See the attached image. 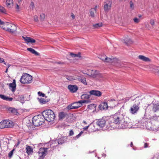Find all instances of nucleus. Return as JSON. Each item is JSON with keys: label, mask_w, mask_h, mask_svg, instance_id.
I'll list each match as a JSON object with an SVG mask.
<instances>
[{"label": "nucleus", "mask_w": 159, "mask_h": 159, "mask_svg": "<svg viewBox=\"0 0 159 159\" xmlns=\"http://www.w3.org/2000/svg\"><path fill=\"white\" fill-rule=\"evenodd\" d=\"M2 28L11 33L14 32L16 30L17 28L15 25L7 22H5Z\"/></svg>", "instance_id": "nucleus-4"}, {"label": "nucleus", "mask_w": 159, "mask_h": 159, "mask_svg": "<svg viewBox=\"0 0 159 159\" xmlns=\"http://www.w3.org/2000/svg\"><path fill=\"white\" fill-rule=\"evenodd\" d=\"M150 107L152 108V110L154 112L159 111V103L150 104L147 107L146 110L149 109Z\"/></svg>", "instance_id": "nucleus-11"}, {"label": "nucleus", "mask_w": 159, "mask_h": 159, "mask_svg": "<svg viewBox=\"0 0 159 159\" xmlns=\"http://www.w3.org/2000/svg\"><path fill=\"white\" fill-rule=\"evenodd\" d=\"M20 142L19 141H18L17 143V145H15V146H16V147L17 146L20 144Z\"/></svg>", "instance_id": "nucleus-62"}, {"label": "nucleus", "mask_w": 159, "mask_h": 159, "mask_svg": "<svg viewBox=\"0 0 159 159\" xmlns=\"http://www.w3.org/2000/svg\"><path fill=\"white\" fill-rule=\"evenodd\" d=\"M106 120L104 119L103 118L99 119L97 120L96 122L97 125L99 127L102 128H104V130L108 129L110 128V126L108 125H107Z\"/></svg>", "instance_id": "nucleus-7"}, {"label": "nucleus", "mask_w": 159, "mask_h": 159, "mask_svg": "<svg viewBox=\"0 0 159 159\" xmlns=\"http://www.w3.org/2000/svg\"><path fill=\"white\" fill-rule=\"evenodd\" d=\"M130 5V8L132 10H133L134 9V5L132 1H130L129 2Z\"/></svg>", "instance_id": "nucleus-38"}, {"label": "nucleus", "mask_w": 159, "mask_h": 159, "mask_svg": "<svg viewBox=\"0 0 159 159\" xmlns=\"http://www.w3.org/2000/svg\"><path fill=\"white\" fill-rule=\"evenodd\" d=\"M36 42V41L35 39L32 38H31V39H30V43H35Z\"/></svg>", "instance_id": "nucleus-47"}, {"label": "nucleus", "mask_w": 159, "mask_h": 159, "mask_svg": "<svg viewBox=\"0 0 159 159\" xmlns=\"http://www.w3.org/2000/svg\"><path fill=\"white\" fill-rule=\"evenodd\" d=\"M34 7V3L33 2H32L30 3V8H32V9H33Z\"/></svg>", "instance_id": "nucleus-48"}, {"label": "nucleus", "mask_w": 159, "mask_h": 159, "mask_svg": "<svg viewBox=\"0 0 159 159\" xmlns=\"http://www.w3.org/2000/svg\"><path fill=\"white\" fill-rule=\"evenodd\" d=\"M148 144L147 143H145L144 144V148H147L148 147Z\"/></svg>", "instance_id": "nucleus-54"}, {"label": "nucleus", "mask_w": 159, "mask_h": 159, "mask_svg": "<svg viewBox=\"0 0 159 159\" xmlns=\"http://www.w3.org/2000/svg\"><path fill=\"white\" fill-rule=\"evenodd\" d=\"M98 107L101 110L107 109L108 108L107 103L106 102H102L98 106Z\"/></svg>", "instance_id": "nucleus-16"}, {"label": "nucleus", "mask_w": 159, "mask_h": 159, "mask_svg": "<svg viewBox=\"0 0 159 159\" xmlns=\"http://www.w3.org/2000/svg\"><path fill=\"white\" fill-rule=\"evenodd\" d=\"M6 65H7V68H9V67L10 66H11V65H10V64H6Z\"/></svg>", "instance_id": "nucleus-61"}, {"label": "nucleus", "mask_w": 159, "mask_h": 159, "mask_svg": "<svg viewBox=\"0 0 159 159\" xmlns=\"http://www.w3.org/2000/svg\"><path fill=\"white\" fill-rule=\"evenodd\" d=\"M139 99V97H136L134 99V100H135L136 103L131 107L129 110L130 112L132 114H135L139 110V106L140 104V100Z\"/></svg>", "instance_id": "nucleus-5"}, {"label": "nucleus", "mask_w": 159, "mask_h": 159, "mask_svg": "<svg viewBox=\"0 0 159 159\" xmlns=\"http://www.w3.org/2000/svg\"><path fill=\"white\" fill-rule=\"evenodd\" d=\"M48 148H40L38 152L39 158V159H43L47 154Z\"/></svg>", "instance_id": "nucleus-10"}, {"label": "nucleus", "mask_w": 159, "mask_h": 159, "mask_svg": "<svg viewBox=\"0 0 159 159\" xmlns=\"http://www.w3.org/2000/svg\"><path fill=\"white\" fill-rule=\"evenodd\" d=\"M114 59V58H108L107 57H105V61L107 62H112L113 61V60Z\"/></svg>", "instance_id": "nucleus-33"}, {"label": "nucleus", "mask_w": 159, "mask_h": 159, "mask_svg": "<svg viewBox=\"0 0 159 159\" xmlns=\"http://www.w3.org/2000/svg\"><path fill=\"white\" fill-rule=\"evenodd\" d=\"M26 146L25 150L26 152L29 155H32L33 153V149L32 147L28 145H26Z\"/></svg>", "instance_id": "nucleus-17"}, {"label": "nucleus", "mask_w": 159, "mask_h": 159, "mask_svg": "<svg viewBox=\"0 0 159 159\" xmlns=\"http://www.w3.org/2000/svg\"><path fill=\"white\" fill-rule=\"evenodd\" d=\"M42 114L45 120L48 122L53 121L55 117L54 112L50 109L43 111Z\"/></svg>", "instance_id": "nucleus-2"}, {"label": "nucleus", "mask_w": 159, "mask_h": 159, "mask_svg": "<svg viewBox=\"0 0 159 159\" xmlns=\"http://www.w3.org/2000/svg\"><path fill=\"white\" fill-rule=\"evenodd\" d=\"M83 132L81 131L78 134L76 135V137L77 138H78L79 137H80L81 135L83 133Z\"/></svg>", "instance_id": "nucleus-52"}, {"label": "nucleus", "mask_w": 159, "mask_h": 159, "mask_svg": "<svg viewBox=\"0 0 159 159\" xmlns=\"http://www.w3.org/2000/svg\"><path fill=\"white\" fill-rule=\"evenodd\" d=\"M40 16L41 20L43 21L45 17V14L43 13H42L40 14Z\"/></svg>", "instance_id": "nucleus-39"}, {"label": "nucleus", "mask_w": 159, "mask_h": 159, "mask_svg": "<svg viewBox=\"0 0 159 159\" xmlns=\"http://www.w3.org/2000/svg\"><path fill=\"white\" fill-rule=\"evenodd\" d=\"M70 55L71 56L73 57L79 58L81 57L80 52H79L77 54H75L73 53H70Z\"/></svg>", "instance_id": "nucleus-30"}, {"label": "nucleus", "mask_w": 159, "mask_h": 159, "mask_svg": "<svg viewBox=\"0 0 159 159\" xmlns=\"http://www.w3.org/2000/svg\"><path fill=\"white\" fill-rule=\"evenodd\" d=\"M90 102V101L88 100H80L76 102H74L73 103H75V104H74V107H77V109L79 107H81L82 106V103H89Z\"/></svg>", "instance_id": "nucleus-12"}, {"label": "nucleus", "mask_w": 159, "mask_h": 159, "mask_svg": "<svg viewBox=\"0 0 159 159\" xmlns=\"http://www.w3.org/2000/svg\"><path fill=\"white\" fill-rule=\"evenodd\" d=\"M16 8L17 10L19 9V5L17 4H16Z\"/></svg>", "instance_id": "nucleus-59"}, {"label": "nucleus", "mask_w": 159, "mask_h": 159, "mask_svg": "<svg viewBox=\"0 0 159 159\" xmlns=\"http://www.w3.org/2000/svg\"><path fill=\"white\" fill-rule=\"evenodd\" d=\"M52 144H51V147L55 148L58 145H59V144H58V141L57 139L54 140H52Z\"/></svg>", "instance_id": "nucleus-25"}, {"label": "nucleus", "mask_w": 159, "mask_h": 159, "mask_svg": "<svg viewBox=\"0 0 159 159\" xmlns=\"http://www.w3.org/2000/svg\"><path fill=\"white\" fill-rule=\"evenodd\" d=\"M114 122L119 125L122 128H126L128 127L129 119L120 113H116L113 116Z\"/></svg>", "instance_id": "nucleus-1"}, {"label": "nucleus", "mask_w": 159, "mask_h": 159, "mask_svg": "<svg viewBox=\"0 0 159 159\" xmlns=\"http://www.w3.org/2000/svg\"><path fill=\"white\" fill-rule=\"evenodd\" d=\"M32 77L28 74H23L20 80L21 83L23 84H29L32 81Z\"/></svg>", "instance_id": "nucleus-6"}, {"label": "nucleus", "mask_w": 159, "mask_h": 159, "mask_svg": "<svg viewBox=\"0 0 159 159\" xmlns=\"http://www.w3.org/2000/svg\"><path fill=\"white\" fill-rule=\"evenodd\" d=\"M95 11V9H93L92 8L90 10V16L92 17H94V11Z\"/></svg>", "instance_id": "nucleus-35"}, {"label": "nucleus", "mask_w": 159, "mask_h": 159, "mask_svg": "<svg viewBox=\"0 0 159 159\" xmlns=\"http://www.w3.org/2000/svg\"><path fill=\"white\" fill-rule=\"evenodd\" d=\"M74 132L73 131L71 130L69 132V136H72L74 134Z\"/></svg>", "instance_id": "nucleus-53"}, {"label": "nucleus", "mask_w": 159, "mask_h": 159, "mask_svg": "<svg viewBox=\"0 0 159 159\" xmlns=\"http://www.w3.org/2000/svg\"><path fill=\"white\" fill-rule=\"evenodd\" d=\"M90 95L87 94H83L81 96V98L82 99H88L90 97Z\"/></svg>", "instance_id": "nucleus-32"}, {"label": "nucleus", "mask_w": 159, "mask_h": 159, "mask_svg": "<svg viewBox=\"0 0 159 159\" xmlns=\"http://www.w3.org/2000/svg\"><path fill=\"white\" fill-rule=\"evenodd\" d=\"M150 23L153 26L154 25L155 22L154 20L151 19L150 20Z\"/></svg>", "instance_id": "nucleus-50"}, {"label": "nucleus", "mask_w": 159, "mask_h": 159, "mask_svg": "<svg viewBox=\"0 0 159 159\" xmlns=\"http://www.w3.org/2000/svg\"><path fill=\"white\" fill-rule=\"evenodd\" d=\"M27 50L36 56H39L40 55V54L39 52H37L35 50L31 48H28L27 49Z\"/></svg>", "instance_id": "nucleus-22"}, {"label": "nucleus", "mask_w": 159, "mask_h": 159, "mask_svg": "<svg viewBox=\"0 0 159 159\" xmlns=\"http://www.w3.org/2000/svg\"><path fill=\"white\" fill-rule=\"evenodd\" d=\"M131 97H127L125 98H123L122 99V100L124 101L125 102H126L128 101H129V99L131 98Z\"/></svg>", "instance_id": "nucleus-40"}, {"label": "nucleus", "mask_w": 159, "mask_h": 159, "mask_svg": "<svg viewBox=\"0 0 159 159\" xmlns=\"http://www.w3.org/2000/svg\"><path fill=\"white\" fill-rule=\"evenodd\" d=\"M102 23H98L95 24H93V26L94 29H98L100 27H102Z\"/></svg>", "instance_id": "nucleus-28"}, {"label": "nucleus", "mask_w": 159, "mask_h": 159, "mask_svg": "<svg viewBox=\"0 0 159 159\" xmlns=\"http://www.w3.org/2000/svg\"><path fill=\"white\" fill-rule=\"evenodd\" d=\"M15 149L14 148L13 149H12L11 151L10 152L8 153V157L11 158L12 157L13 153V152L15 150Z\"/></svg>", "instance_id": "nucleus-37"}, {"label": "nucleus", "mask_w": 159, "mask_h": 159, "mask_svg": "<svg viewBox=\"0 0 159 159\" xmlns=\"http://www.w3.org/2000/svg\"><path fill=\"white\" fill-rule=\"evenodd\" d=\"M12 83L9 84H7V85H9V89L12 92H14L16 89V80L15 79L13 80Z\"/></svg>", "instance_id": "nucleus-14"}, {"label": "nucleus", "mask_w": 159, "mask_h": 159, "mask_svg": "<svg viewBox=\"0 0 159 159\" xmlns=\"http://www.w3.org/2000/svg\"><path fill=\"white\" fill-rule=\"evenodd\" d=\"M115 101V100L113 98L111 99L110 100H108V101H109V102H112V101Z\"/></svg>", "instance_id": "nucleus-58"}, {"label": "nucleus", "mask_w": 159, "mask_h": 159, "mask_svg": "<svg viewBox=\"0 0 159 159\" xmlns=\"http://www.w3.org/2000/svg\"><path fill=\"white\" fill-rule=\"evenodd\" d=\"M151 119L153 120H156L157 119V116L155 115L151 117Z\"/></svg>", "instance_id": "nucleus-44"}, {"label": "nucleus", "mask_w": 159, "mask_h": 159, "mask_svg": "<svg viewBox=\"0 0 159 159\" xmlns=\"http://www.w3.org/2000/svg\"><path fill=\"white\" fill-rule=\"evenodd\" d=\"M104 3L103 8L106 13H107L111 9L112 2L111 0H106Z\"/></svg>", "instance_id": "nucleus-9"}, {"label": "nucleus", "mask_w": 159, "mask_h": 159, "mask_svg": "<svg viewBox=\"0 0 159 159\" xmlns=\"http://www.w3.org/2000/svg\"><path fill=\"white\" fill-rule=\"evenodd\" d=\"M0 98L2 99L6 100L8 101H11L13 100V98H9L8 97L4 95L0 94Z\"/></svg>", "instance_id": "nucleus-20"}, {"label": "nucleus", "mask_w": 159, "mask_h": 159, "mask_svg": "<svg viewBox=\"0 0 159 159\" xmlns=\"http://www.w3.org/2000/svg\"><path fill=\"white\" fill-rule=\"evenodd\" d=\"M68 88L72 93L76 92L78 89V87L76 85H69L68 86Z\"/></svg>", "instance_id": "nucleus-15"}, {"label": "nucleus", "mask_w": 159, "mask_h": 159, "mask_svg": "<svg viewBox=\"0 0 159 159\" xmlns=\"http://www.w3.org/2000/svg\"><path fill=\"white\" fill-rule=\"evenodd\" d=\"M13 4V0H7L6 2V4L8 8H11V5Z\"/></svg>", "instance_id": "nucleus-26"}, {"label": "nucleus", "mask_w": 159, "mask_h": 159, "mask_svg": "<svg viewBox=\"0 0 159 159\" xmlns=\"http://www.w3.org/2000/svg\"><path fill=\"white\" fill-rule=\"evenodd\" d=\"M71 17H72V18H73V19H75V15H74V14H73V13H71Z\"/></svg>", "instance_id": "nucleus-55"}, {"label": "nucleus", "mask_w": 159, "mask_h": 159, "mask_svg": "<svg viewBox=\"0 0 159 159\" xmlns=\"http://www.w3.org/2000/svg\"><path fill=\"white\" fill-rule=\"evenodd\" d=\"M139 58L145 62H148L150 61V59L147 57H146L143 55H139Z\"/></svg>", "instance_id": "nucleus-23"}, {"label": "nucleus", "mask_w": 159, "mask_h": 159, "mask_svg": "<svg viewBox=\"0 0 159 159\" xmlns=\"http://www.w3.org/2000/svg\"><path fill=\"white\" fill-rule=\"evenodd\" d=\"M58 144H59L61 145L64 143H65L67 140V137H61L60 138H58L57 139Z\"/></svg>", "instance_id": "nucleus-18"}, {"label": "nucleus", "mask_w": 159, "mask_h": 159, "mask_svg": "<svg viewBox=\"0 0 159 159\" xmlns=\"http://www.w3.org/2000/svg\"><path fill=\"white\" fill-rule=\"evenodd\" d=\"M0 11L3 13H6V11L4 7L0 6Z\"/></svg>", "instance_id": "nucleus-36"}, {"label": "nucleus", "mask_w": 159, "mask_h": 159, "mask_svg": "<svg viewBox=\"0 0 159 159\" xmlns=\"http://www.w3.org/2000/svg\"><path fill=\"white\" fill-rule=\"evenodd\" d=\"M89 125H88V126H86L85 127H84L83 128V129L84 130H87V129H88L89 127Z\"/></svg>", "instance_id": "nucleus-57"}, {"label": "nucleus", "mask_w": 159, "mask_h": 159, "mask_svg": "<svg viewBox=\"0 0 159 159\" xmlns=\"http://www.w3.org/2000/svg\"><path fill=\"white\" fill-rule=\"evenodd\" d=\"M89 93L90 95L98 97L101 96L102 95V93L101 91L96 90H91Z\"/></svg>", "instance_id": "nucleus-13"}, {"label": "nucleus", "mask_w": 159, "mask_h": 159, "mask_svg": "<svg viewBox=\"0 0 159 159\" xmlns=\"http://www.w3.org/2000/svg\"><path fill=\"white\" fill-rule=\"evenodd\" d=\"M95 105L93 104H91L88 105V108L90 109H91L93 107H95Z\"/></svg>", "instance_id": "nucleus-42"}, {"label": "nucleus", "mask_w": 159, "mask_h": 159, "mask_svg": "<svg viewBox=\"0 0 159 159\" xmlns=\"http://www.w3.org/2000/svg\"><path fill=\"white\" fill-rule=\"evenodd\" d=\"M66 114L64 112H61L59 113V119H63L66 116Z\"/></svg>", "instance_id": "nucleus-29"}, {"label": "nucleus", "mask_w": 159, "mask_h": 159, "mask_svg": "<svg viewBox=\"0 0 159 159\" xmlns=\"http://www.w3.org/2000/svg\"><path fill=\"white\" fill-rule=\"evenodd\" d=\"M125 43L128 45L132 43V42L131 39L128 38H125L124 39Z\"/></svg>", "instance_id": "nucleus-27"}, {"label": "nucleus", "mask_w": 159, "mask_h": 159, "mask_svg": "<svg viewBox=\"0 0 159 159\" xmlns=\"http://www.w3.org/2000/svg\"><path fill=\"white\" fill-rule=\"evenodd\" d=\"M8 111L10 113H11L13 115H16L18 113L17 110L15 109V108L10 107L8 109Z\"/></svg>", "instance_id": "nucleus-21"}, {"label": "nucleus", "mask_w": 159, "mask_h": 159, "mask_svg": "<svg viewBox=\"0 0 159 159\" xmlns=\"http://www.w3.org/2000/svg\"><path fill=\"white\" fill-rule=\"evenodd\" d=\"M77 79L81 82L82 83L85 85H87V83L85 78L83 76H78Z\"/></svg>", "instance_id": "nucleus-19"}, {"label": "nucleus", "mask_w": 159, "mask_h": 159, "mask_svg": "<svg viewBox=\"0 0 159 159\" xmlns=\"http://www.w3.org/2000/svg\"><path fill=\"white\" fill-rule=\"evenodd\" d=\"M138 17L139 18H140V17H142V16L141 15H138Z\"/></svg>", "instance_id": "nucleus-64"}, {"label": "nucleus", "mask_w": 159, "mask_h": 159, "mask_svg": "<svg viewBox=\"0 0 159 159\" xmlns=\"http://www.w3.org/2000/svg\"><path fill=\"white\" fill-rule=\"evenodd\" d=\"M56 63L57 64H61L63 65L65 64V63L62 61H59V62H56Z\"/></svg>", "instance_id": "nucleus-51"}, {"label": "nucleus", "mask_w": 159, "mask_h": 159, "mask_svg": "<svg viewBox=\"0 0 159 159\" xmlns=\"http://www.w3.org/2000/svg\"><path fill=\"white\" fill-rule=\"evenodd\" d=\"M22 38L25 40V41L27 42V43H30V39H31L30 37L27 36L25 37L22 36Z\"/></svg>", "instance_id": "nucleus-34"}, {"label": "nucleus", "mask_w": 159, "mask_h": 159, "mask_svg": "<svg viewBox=\"0 0 159 159\" xmlns=\"http://www.w3.org/2000/svg\"><path fill=\"white\" fill-rule=\"evenodd\" d=\"M134 22L136 23H138L139 22V20L137 18H135L134 19Z\"/></svg>", "instance_id": "nucleus-46"}, {"label": "nucleus", "mask_w": 159, "mask_h": 159, "mask_svg": "<svg viewBox=\"0 0 159 159\" xmlns=\"http://www.w3.org/2000/svg\"><path fill=\"white\" fill-rule=\"evenodd\" d=\"M130 146L131 147H133V143L132 142H131L130 144Z\"/></svg>", "instance_id": "nucleus-60"}, {"label": "nucleus", "mask_w": 159, "mask_h": 159, "mask_svg": "<svg viewBox=\"0 0 159 159\" xmlns=\"http://www.w3.org/2000/svg\"><path fill=\"white\" fill-rule=\"evenodd\" d=\"M38 94L39 96L44 97L45 96L44 94L42 92L40 91L38 92Z\"/></svg>", "instance_id": "nucleus-41"}, {"label": "nucleus", "mask_w": 159, "mask_h": 159, "mask_svg": "<svg viewBox=\"0 0 159 159\" xmlns=\"http://www.w3.org/2000/svg\"><path fill=\"white\" fill-rule=\"evenodd\" d=\"M75 104V103H72L71 104L68 105L66 109L67 110H70L73 109H77V107H74V104Z\"/></svg>", "instance_id": "nucleus-24"}, {"label": "nucleus", "mask_w": 159, "mask_h": 159, "mask_svg": "<svg viewBox=\"0 0 159 159\" xmlns=\"http://www.w3.org/2000/svg\"><path fill=\"white\" fill-rule=\"evenodd\" d=\"M3 63L5 65H6V63L5 62L4 59L2 58H0V63Z\"/></svg>", "instance_id": "nucleus-43"}, {"label": "nucleus", "mask_w": 159, "mask_h": 159, "mask_svg": "<svg viewBox=\"0 0 159 159\" xmlns=\"http://www.w3.org/2000/svg\"><path fill=\"white\" fill-rule=\"evenodd\" d=\"M38 99L39 100L40 103L43 104H45L48 102V101H46L44 99L42 98H38Z\"/></svg>", "instance_id": "nucleus-31"}, {"label": "nucleus", "mask_w": 159, "mask_h": 159, "mask_svg": "<svg viewBox=\"0 0 159 159\" xmlns=\"http://www.w3.org/2000/svg\"><path fill=\"white\" fill-rule=\"evenodd\" d=\"M45 121L44 118L42 114L34 116L32 119V123L35 126H38L42 125Z\"/></svg>", "instance_id": "nucleus-3"}, {"label": "nucleus", "mask_w": 159, "mask_h": 159, "mask_svg": "<svg viewBox=\"0 0 159 159\" xmlns=\"http://www.w3.org/2000/svg\"><path fill=\"white\" fill-rule=\"evenodd\" d=\"M106 57V56L105 55H103L101 57L100 59L102 60V61H105V58Z\"/></svg>", "instance_id": "nucleus-45"}, {"label": "nucleus", "mask_w": 159, "mask_h": 159, "mask_svg": "<svg viewBox=\"0 0 159 159\" xmlns=\"http://www.w3.org/2000/svg\"><path fill=\"white\" fill-rule=\"evenodd\" d=\"M5 22L2 21L0 19V25H3Z\"/></svg>", "instance_id": "nucleus-56"}, {"label": "nucleus", "mask_w": 159, "mask_h": 159, "mask_svg": "<svg viewBox=\"0 0 159 159\" xmlns=\"http://www.w3.org/2000/svg\"><path fill=\"white\" fill-rule=\"evenodd\" d=\"M34 20L35 21L37 22L38 21V17L37 16H35L34 17Z\"/></svg>", "instance_id": "nucleus-49"}, {"label": "nucleus", "mask_w": 159, "mask_h": 159, "mask_svg": "<svg viewBox=\"0 0 159 159\" xmlns=\"http://www.w3.org/2000/svg\"><path fill=\"white\" fill-rule=\"evenodd\" d=\"M8 68H7L6 69V70L5 71V72L6 73H7V71H8Z\"/></svg>", "instance_id": "nucleus-63"}, {"label": "nucleus", "mask_w": 159, "mask_h": 159, "mask_svg": "<svg viewBox=\"0 0 159 159\" xmlns=\"http://www.w3.org/2000/svg\"><path fill=\"white\" fill-rule=\"evenodd\" d=\"M13 123L10 120H3L0 123V128H10L13 126Z\"/></svg>", "instance_id": "nucleus-8"}]
</instances>
